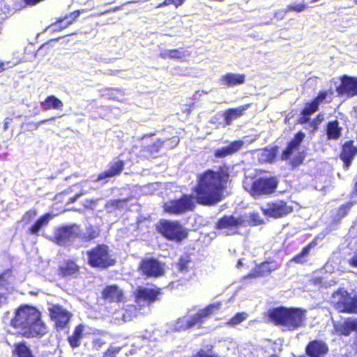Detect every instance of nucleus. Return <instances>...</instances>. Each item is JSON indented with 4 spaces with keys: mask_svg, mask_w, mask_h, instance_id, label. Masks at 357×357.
Returning a JSON list of instances; mask_svg holds the SVG:
<instances>
[{
    "mask_svg": "<svg viewBox=\"0 0 357 357\" xmlns=\"http://www.w3.org/2000/svg\"><path fill=\"white\" fill-rule=\"evenodd\" d=\"M228 180L229 173L226 167H221L218 172L208 170L201 174L195 189L197 202L202 205H213L220 202Z\"/></svg>",
    "mask_w": 357,
    "mask_h": 357,
    "instance_id": "obj_1",
    "label": "nucleus"
},
{
    "mask_svg": "<svg viewBox=\"0 0 357 357\" xmlns=\"http://www.w3.org/2000/svg\"><path fill=\"white\" fill-rule=\"evenodd\" d=\"M11 324L18 333L26 337H41L47 332V328L41 319L40 312L30 306L19 308Z\"/></svg>",
    "mask_w": 357,
    "mask_h": 357,
    "instance_id": "obj_2",
    "label": "nucleus"
},
{
    "mask_svg": "<svg viewBox=\"0 0 357 357\" xmlns=\"http://www.w3.org/2000/svg\"><path fill=\"white\" fill-rule=\"evenodd\" d=\"M270 319L276 325H280L287 330L293 331L303 324L305 320V311L298 308L279 307L268 311Z\"/></svg>",
    "mask_w": 357,
    "mask_h": 357,
    "instance_id": "obj_3",
    "label": "nucleus"
},
{
    "mask_svg": "<svg viewBox=\"0 0 357 357\" xmlns=\"http://www.w3.org/2000/svg\"><path fill=\"white\" fill-rule=\"evenodd\" d=\"M158 231L167 239L181 242L188 236L187 230L178 222L162 220L157 227Z\"/></svg>",
    "mask_w": 357,
    "mask_h": 357,
    "instance_id": "obj_4",
    "label": "nucleus"
},
{
    "mask_svg": "<svg viewBox=\"0 0 357 357\" xmlns=\"http://www.w3.org/2000/svg\"><path fill=\"white\" fill-rule=\"evenodd\" d=\"M88 262L93 267L107 268L114 264L115 261L109 253L108 247L97 245L87 252Z\"/></svg>",
    "mask_w": 357,
    "mask_h": 357,
    "instance_id": "obj_5",
    "label": "nucleus"
},
{
    "mask_svg": "<svg viewBox=\"0 0 357 357\" xmlns=\"http://www.w3.org/2000/svg\"><path fill=\"white\" fill-rule=\"evenodd\" d=\"M221 307L222 303L217 301L207 305L202 310H199L194 314H190L189 311L187 317L190 328L195 326H200L202 324L207 318H208L211 314L217 312Z\"/></svg>",
    "mask_w": 357,
    "mask_h": 357,
    "instance_id": "obj_6",
    "label": "nucleus"
},
{
    "mask_svg": "<svg viewBox=\"0 0 357 357\" xmlns=\"http://www.w3.org/2000/svg\"><path fill=\"white\" fill-rule=\"evenodd\" d=\"M193 197L191 195H183L179 199L172 200L164 205L165 211L171 214H181L194 207Z\"/></svg>",
    "mask_w": 357,
    "mask_h": 357,
    "instance_id": "obj_7",
    "label": "nucleus"
},
{
    "mask_svg": "<svg viewBox=\"0 0 357 357\" xmlns=\"http://www.w3.org/2000/svg\"><path fill=\"white\" fill-rule=\"evenodd\" d=\"M277 185L275 178H260L252 183L250 193L253 197L268 195L274 192Z\"/></svg>",
    "mask_w": 357,
    "mask_h": 357,
    "instance_id": "obj_8",
    "label": "nucleus"
},
{
    "mask_svg": "<svg viewBox=\"0 0 357 357\" xmlns=\"http://www.w3.org/2000/svg\"><path fill=\"white\" fill-rule=\"evenodd\" d=\"M80 230L76 225L66 226L57 229L54 239L56 243L61 246H68L79 236Z\"/></svg>",
    "mask_w": 357,
    "mask_h": 357,
    "instance_id": "obj_9",
    "label": "nucleus"
},
{
    "mask_svg": "<svg viewBox=\"0 0 357 357\" xmlns=\"http://www.w3.org/2000/svg\"><path fill=\"white\" fill-rule=\"evenodd\" d=\"M264 215L273 218H280L292 211V207L283 201L268 203L261 207Z\"/></svg>",
    "mask_w": 357,
    "mask_h": 357,
    "instance_id": "obj_10",
    "label": "nucleus"
},
{
    "mask_svg": "<svg viewBox=\"0 0 357 357\" xmlns=\"http://www.w3.org/2000/svg\"><path fill=\"white\" fill-rule=\"evenodd\" d=\"M51 319L57 328H64L68 325L71 314L59 305H53L49 308Z\"/></svg>",
    "mask_w": 357,
    "mask_h": 357,
    "instance_id": "obj_11",
    "label": "nucleus"
},
{
    "mask_svg": "<svg viewBox=\"0 0 357 357\" xmlns=\"http://www.w3.org/2000/svg\"><path fill=\"white\" fill-rule=\"evenodd\" d=\"M142 273L148 277H158L163 274L162 265L156 259H144L140 264Z\"/></svg>",
    "mask_w": 357,
    "mask_h": 357,
    "instance_id": "obj_12",
    "label": "nucleus"
},
{
    "mask_svg": "<svg viewBox=\"0 0 357 357\" xmlns=\"http://www.w3.org/2000/svg\"><path fill=\"white\" fill-rule=\"evenodd\" d=\"M339 95H347L353 97L357 95V77L344 75L341 78V84L337 87Z\"/></svg>",
    "mask_w": 357,
    "mask_h": 357,
    "instance_id": "obj_13",
    "label": "nucleus"
},
{
    "mask_svg": "<svg viewBox=\"0 0 357 357\" xmlns=\"http://www.w3.org/2000/svg\"><path fill=\"white\" fill-rule=\"evenodd\" d=\"M159 291L152 288L139 287L135 293L136 303L139 305H149L154 301Z\"/></svg>",
    "mask_w": 357,
    "mask_h": 357,
    "instance_id": "obj_14",
    "label": "nucleus"
},
{
    "mask_svg": "<svg viewBox=\"0 0 357 357\" xmlns=\"http://www.w3.org/2000/svg\"><path fill=\"white\" fill-rule=\"evenodd\" d=\"M333 326L337 335L347 336L351 331H357V319L348 318L341 321H333Z\"/></svg>",
    "mask_w": 357,
    "mask_h": 357,
    "instance_id": "obj_15",
    "label": "nucleus"
},
{
    "mask_svg": "<svg viewBox=\"0 0 357 357\" xmlns=\"http://www.w3.org/2000/svg\"><path fill=\"white\" fill-rule=\"evenodd\" d=\"M350 294L347 291L340 289L333 293L331 297V303L335 309L340 312H343L348 307L347 303L349 300Z\"/></svg>",
    "mask_w": 357,
    "mask_h": 357,
    "instance_id": "obj_16",
    "label": "nucleus"
},
{
    "mask_svg": "<svg viewBox=\"0 0 357 357\" xmlns=\"http://www.w3.org/2000/svg\"><path fill=\"white\" fill-rule=\"evenodd\" d=\"M305 137V133L301 131L294 135V138L289 142L287 147L282 154L281 158L282 160L289 159L294 152L299 149L300 145Z\"/></svg>",
    "mask_w": 357,
    "mask_h": 357,
    "instance_id": "obj_17",
    "label": "nucleus"
},
{
    "mask_svg": "<svg viewBox=\"0 0 357 357\" xmlns=\"http://www.w3.org/2000/svg\"><path fill=\"white\" fill-rule=\"evenodd\" d=\"M245 80L244 74L227 73L222 75L220 80V85L225 87H232L236 85L243 84Z\"/></svg>",
    "mask_w": 357,
    "mask_h": 357,
    "instance_id": "obj_18",
    "label": "nucleus"
},
{
    "mask_svg": "<svg viewBox=\"0 0 357 357\" xmlns=\"http://www.w3.org/2000/svg\"><path fill=\"white\" fill-rule=\"evenodd\" d=\"M328 350L326 343L318 340L311 342L306 348L307 354L310 357H324Z\"/></svg>",
    "mask_w": 357,
    "mask_h": 357,
    "instance_id": "obj_19",
    "label": "nucleus"
},
{
    "mask_svg": "<svg viewBox=\"0 0 357 357\" xmlns=\"http://www.w3.org/2000/svg\"><path fill=\"white\" fill-rule=\"evenodd\" d=\"M357 154V149L353 145V142H347L342 146L340 158L344 162L347 169L349 167L354 156Z\"/></svg>",
    "mask_w": 357,
    "mask_h": 357,
    "instance_id": "obj_20",
    "label": "nucleus"
},
{
    "mask_svg": "<svg viewBox=\"0 0 357 357\" xmlns=\"http://www.w3.org/2000/svg\"><path fill=\"white\" fill-rule=\"evenodd\" d=\"M243 144L244 142L242 140L234 141L227 146L215 150L214 155L216 158H225L238 151Z\"/></svg>",
    "mask_w": 357,
    "mask_h": 357,
    "instance_id": "obj_21",
    "label": "nucleus"
},
{
    "mask_svg": "<svg viewBox=\"0 0 357 357\" xmlns=\"http://www.w3.org/2000/svg\"><path fill=\"white\" fill-rule=\"evenodd\" d=\"M250 107V104H246L237 108L226 110L224 113L225 123L227 126L230 125L233 120L241 116Z\"/></svg>",
    "mask_w": 357,
    "mask_h": 357,
    "instance_id": "obj_22",
    "label": "nucleus"
},
{
    "mask_svg": "<svg viewBox=\"0 0 357 357\" xmlns=\"http://www.w3.org/2000/svg\"><path fill=\"white\" fill-rule=\"evenodd\" d=\"M123 166L124 162L120 160L112 162L109 170L99 174L97 181H101L118 175L123 170Z\"/></svg>",
    "mask_w": 357,
    "mask_h": 357,
    "instance_id": "obj_23",
    "label": "nucleus"
},
{
    "mask_svg": "<svg viewBox=\"0 0 357 357\" xmlns=\"http://www.w3.org/2000/svg\"><path fill=\"white\" fill-rule=\"evenodd\" d=\"M43 110L61 109L63 107V102L54 96H49L45 100L40 102Z\"/></svg>",
    "mask_w": 357,
    "mask_h": 357,
    "instance_id": "obj_24",
    "label": "nucleus"
},
{
    "mask_svg": "<svg viewBox=\"0 0 357 357\" xmlns=\"http://www.w3.org/2000/svg\"><path fill=\"white\" fill-rule=\"evenodd\" d=\"M241 219L236 218L232 215L225 216L218 221L217 227L220 229L233 228L241 225Z\"/></svg>",
    "mask_w": 357,
    "mask_h": 357,
    "instance_id": "obj_25",
    "label": "nucleus"
},
{
    "mask_svg": "<svg viewBox=\"0 0 357 357\" xmlns=\"http://www.w3.org/2000/svg\"><path fill=\"white\" fill-rule=\"evenodd\" d=\"M278 154V148L264 149L260 151L259 159L261 162H273Z\"/></svg>",
    "mask_w": 357,
    "mask_h": 357,
    "instance_id": "obj_26",
    "label": "nucleus"
},
{
    "mask_svg": "<svg viewBox=\"0 0 357 357\" xmlns=\"http://www.w3.org/2000/svg\"><path fill=\"white\" fill-rule=\"evenodd\" d=\"M103 296L105 298H109L112 301H121L123 296L121 290L116 286H109L103 291Z\"/></svg>",
    "mask_w": 357,
    "mask_h": 357,
    "instance_id": "obj_27",
    "label": "nucleus"
},
{
    "mask_svg": "<svg viewBox=\"0 0 357 357\" xmlns=\"http://www.w3.org/2000/svg\"><path fill=\"white\" fill-rule=\"evenodd\" d=\"M342 128L339 126V122L335 120L328 122L327 125V135L331 139L339 138L341 134Z\"/></svg>",
    "mask_w": 357,
    "mask_h": 357,
    "instance_id": "obj_28",
    "label": "nucleus"
},
{
    "mask_svg": "<svg viewBox=\"0 0 357 357\" xmlns=\"http://www.w3.org/2000/svg\"><path fill=\"white\" fill-rule=\"evenodd\" d=\"M319 105L317 102L312 100L307 103L302 112V117L300 119L301 123H305L309 121V116L318 109Z\"/></svg>",
    "mask_w": 357,
    "mask_h": 357,
    "instance_id": "obj_29",
    "label": "nucleus"
},
{
    "mask_svg": "<svg viewBox=\"0 0 357 357\" xmlns=\"http://www.w3.org/2000/svg\"><path fill=\"white\" fill-rule=\"evenodd\" d=\"M52 215L46 213L41 216L35 224L30 228L29 231L31 234L37 235L39 230L47 225L50 220L52 218Z\"/></svg>",
    "mask_w": 357,
    "mask_h": 357,
    "instance_id": "obj_30",
    "label": "nucleus"
},
{
    "mask_svg": "<svg viewBox=\"0 0 357 357\" xmlns=\"http://www.w3.org/2000/svg\"><path fill=\"white\" fill-rule=\"evenodd\" d=\"M61 271L63 275H73L78 271L77 265L73 261H67L61 266Z\"/></svg>",
    "mask_w": 357,
    "mask_h": 357,
    "instance_id": "obj_31",
    "label": "nucleus"
},
{
    "mask_svg": "<svg viewBox=\"0 0 357 357\" xmlns=\"http://www.w3.org/2000/svg\"><path fill=\"white\" fill-rule=\"evenodd\" d=\"M170 59H175L184 61L190 55V52L183 48L170 50Z\"/></svg>",
    "mask_w": 357,
    "mask_h": 357,
    "instance_id": "obj_32",
    "label": "nucleus"
},
{
    "mask_svg": "<svg viewBox=\"0 0 357 357\" xmlns=\"http://www.w3.org/2000/svg\"><path fill=\"white\" fill-rule=\"evenodd\" d=\"M271 265V263L266 262L263 263L259 268L258 270H256L255 273H250L247 277L248 278H255V277H260L264 275V273H261L260 272H266V273H270L274 270L276 269V266H273L272 268H269V266Z\"/></svg>",
    "mask_w": 357,
    "mask_h": 357,
    "instance_id": "obj_33",
    "label": "nucleus"
},
{
    "mask_svg": "<svg viewBox=\"0 0 357 357\" xmlns=\"http://www.w3.org/2000/svg\"><path fill=\"white\" fill-rule=\"evenodd\" d=\"M15 353L18 357H33L29 348L23 342L16 344Z\"/></svg>",
    "mask_w": 357,
    "mask_h": 357,
    "instance_id": "obj_34",
    "label": "nucleus"
},
{
    "mask_svg": "<svg viewBox=\"0 0 357 357\" xmlns=\"http://www.w3.org/2000/svg\"><path fill=\"white\" fill-rule=\"evenodd\" d=\"M172 328L174 331H183L189 329L188 320L187 316L178 318L173 324Z\"/></svg>",
    "mask_w": 357,
    "mask_h": 357,
    "instance_id": "obj_35",
    "label": "nucleus"
},
{
    "mask_svg": "<svg viewBox=\"0 0 357 357\" xmlns=\"http://www.w3.org/2000/svg\"><path fill=\"white\" fill-rule=\"evenodd\" d=\"M248 317V314L246 312H238L234 315L228 322H227V325L229 326H235L247 319Z\"/></svg>",
    "mask_w": 357,
    "mask_h": 357,
    "instance_id": "obj_36",
    "label": "nucleus"
},
{
    "mask_svg": "<svg viewBox=\"0 0 357 357\" xmlns=\"http://www.w3.org/2000/svg\"><path fill=\"white\" fill-rule=\"evenodd\" d=\"M74 20L75 17H73L72 16H70V17H66L55 24H52L51 28L54 31L61 30L71 24Z\"/></svg>",
    "mask_w": 357,
    "mask_h": 357,
    "instance_id": "obj_37",
    "label": "nucleus"
},
{
    "mask_svg": "<svg viewBox=\"0 0 357 357\" xmlns=\"http://www.w3.org/2000/svg\"><path fill=\"white\" fill-rule=\"evenodd\" d=\"M349 300L347 302L348 307L342 312L357 313V295H350Z\"/></svg>",
    "mask_w": 357,
    "mask_h": 357,
    "instance_id": "obj_38",
    "label": "nucleus"
},
{
    "mask_svg": "<svg viewBox=\"0 0 357 357\" xmlns=\"http://www.w3.org/2000/svg\"><path fill=\"white\" fill-rule=\"evenodd\" d=\"M312 244H310L307 246L305 247L299 255L294 257L293 261L296 263L301 264L306 261L307 257L310 252Z\"/></svg>",
    "mask_w": 357,
    "mask_h": 357,
    "instance_id": "obj_39",
    "label": "nucleus"
},
{
    "mask_svg": "<svg viewBox=\"0 0 357 357\" xmlns=\"http://www.w3.org/2000/svg\"><path fill=\"white\" fill-rule=\"evenodd\" d=\"M312 244H310L307 246L305 247L299 255L294 257L293 261L296 263L301 264L306 261L307 257L310 252Z\"/></svg>",
    "mask_w": 357,
    "mask_h": 357,
    "instance_id": "obj_40",
    "label": "nucleus"
},
{
    "mask_svg": "<svg viewBox=\"0 0 357 357\" xmlns=\"http://www.w3.org/2000/svg\"><path fill=\"white\" fill-rule=\"evenodd\" d=\"M311 282L316 287L326 288L335 284V282L333 280L328 281L322 278H314L312 279Z\"/></svg>",
    "mask_w": 357,
    "mask_h": 357,
    "instance_id": "obj_41",
    "label": "nucleus"
},
{
    "mask_svg": "<svg viewBox=\"0 0 357 357\" xmlns=\"http://www.w3.org/2000/svg\"><path fill=\"white\" fill-rule=\"evenodd\" d=\"M126 203V199L110 200L106 204L105 208L107 210H109L110 208H121L124 207Z\"/></svg>",
    "mask_w": 357,
    "mask_h": 357,
    "instance_id": "obj_42",
    "label": "nucleus"
},
{
    "mask_svg": "<svg viewBox=\"0 0 357 357\" xmlns=\"http://www.w3.org/2000/svg\"><path fill=\"white\" fill-rule=\"evenodd\" d=\"M12 280V271L10 269L5 271L0 275V286L5 287Z\"/></svg>",
    "mask_w": 357,
    "mask_h": 357,
    "instance_id": "obj_43",
    "label": "nucleus"
},
{
    "mask_svg": "<svg viewBox=\"0 0 357 357\" xmlns=\"http://www.w3.org/2000/svg\"><path fill=\"white\" fill-rule=\"evenodd\" d=\"M307 8V6L302 3H292L287 6V11H296L298 13L302 12Z\"/></svg>",
    "mask_w": 357,
    "mask_h": 357,
    "instance_id": "obj_44",
    "label": "nucleus"
},
{
    "mask_svg": "<svg viewBox=\"0 0 357 357\" xmlns=\"http://www.w3.org/2000/svg\"><path fill=\"white\" fill-rule=\"evenodd\" d=\"M172 4L176 8H178L183 4V0H165L162 3L158 5L157 8H161Z\"/></svg>",
    "mask_w": 357,
    "mask_h": 357,
    "instance_id": "obj_45",
    "label": "nucleus"
},
{
    "mask_svg": "<svg viewBox=\"0 0 357 357\" xmlns=\"http://www.w3.org/2000/svg\"><path fill=\"white\" fill-rule=\"evenodd\" d=\"M163 143H164L163 141L158 139V140H157V142H154V144L151 146L149 147V151H150V155H154L155 153H156L158 151L160 147H162Z\"/></svg>",
    "mask_w": 357,
    "mask_h": 357,
    "instance_id": "obj_46",
    "label": "nucleus"
},
{
    "mask_svg": "<svg viewBox=\"0 0 357 357\" xmlns=\"http://www.w3.org/2000/svg\"><path fill=\"white\" fill-rule=\"evenodd\" d=\"M98 236V231L97 229L93 227H88L85 233V237L88 239H93Z\"/></svg>",
    "mask_w": 357,
    "mask_h": 357,
    "instance_id": "obj_47",
    "label": "nucleus"
},
{
    "mask_svg": "<svg viewBox=\"0 0 357 357\" xmlns=\"http://www.w3.org/2000/svg\"><path fill=\"white\" fill-rule=\"evenodd\" d=\"M189 261H189V257L188 256H185V257H181L180 261H179V264H178V266H179L180 271H186Z\"/></svg>",
    "mask_w": 357,
    "mask_h": 357,
    "instance_id": "obj_48",
    "label": "nucleus"
},
{
    "mask_svg": "<svg viewBox=\"0 0 357 357\" xmlns=\"http://www.w3.org/2000/svg\"><path fill=\"white\" fill-rule=\"evenodd\" d=\"M120 347H110L104 354L103 357H115L116 354L120 351Z\"/></svg>",
    "mask_w": 357,
    "mask_h": 357,
    "instance_id": "obj_49",
    "label": "nucleus"
},
{
    "mask_svg": "<svg viewBox=\"0 0 357 357\" xmlns=\"http://www.w3.org/2000/svg\"><path fill=\"white\" fill-rule=\"evenodd\" d=\"M36 216V213L35 211H29L26 213L24 215L22 221L28 223L31 221Z\"/></svg>",
    "mask_w": 357,
    "mask_h": 357,
    "instance_id": "obj_50",
    "label": "nucleus"
},
{
    "mask_svg": "<svg viewBox=\"0 0 357 357\" xmlns=\"http://www.w3.org/2000/svg\"><path fill=\"white\" fill-rule=\"evenodd\" d=\"M193 357H219L217 355H215L211 351H206L203 349H201L196 355Z\"/></svg>",
    "mask_w": 357,
    "mask_h": 357,
    "instance_id": "obj_51",
    "label": "nucleus"
},
{
    "mask_svg": "<svg viewBox=\"0 0 357 357\" xmlns=\"http://www.w3.org/2000/svg\"><path fill=\"white\" fill-rule=\"evenodd\" d=\"M250 220L255 225H259L263 222L259 215L255 213L250 214Z\"/></svg>",
    "mask_w": 357,
    "mask_h": 357,
    "instance_id": "obj_52",
    "label": "nucleus"
},
{
    "mask_svg": "<svg viewBox=\"0 0 357 357\" xmlns=\"http://www.w3.org/2000/svg\"><path fill=\"white\" fill-rule=\"evenodd\" d=\"M79 340L80 339L77 336H75L74 335L68 337L69 344L73 348L77 347L79 345Z\"/></svg>",
    "mask_w": 357,
    "mask_h": 357,
    "instance_id": "obj_53",
    "label": "nucleus"
},
{
    "mask_svg": "<svg viewBox=\"0 0 357 357\" xmlns=\"http://www.w3.org/2000/svg\"><path fill=\"white\" fill-rule=\"evenodd\" d=\"M106 343V341L101 337H96L93 340V344L96 349H99L101 347Z\"/></svg>",
    "mask_w": 357,
    "mask_h": 357,
    "instance_id": "obj_54",
    "label": "nucleus"
},
{
    "mask_svg": "<svg viewBox=\"0 0 357 357\" xmlns=\"http://www.w3.org/2000/svg\"><path fill=\"white\" fill-rule=\"evenodd\" d=\"M328 93L326 91H321L319 93L317 97L314 100V102H317V105H319L321 102H322L326 98Z\"/></svg>",
    "mask_w": 357,
    "mask_h": 357,
    "instance_id": "obj_55",
    "label": "nucleus"
},
{
    "mask_svg": "<svg viewBox=\"0 0 357 357\" xmlns=\"http://www.w3.org/2000/svg\"><path fill=\"white\" fill-rule=\"evenodd\" d=\"M83 331H84V326L82 324H79V326H77L75 328L73 335H74L75 336H77V337L81 339L82 337Z\"/></svg>",
    "mask_w": 357,
    "mask_h": 357,
    "instance_id": "obj_56",
    "label": "nucleus"
},
{
    "mask_svg": "<svg viewBox=\"0 0 357 357\" xmlns=\"http://www.w3.org/2000/svg\"><path fill=\"white\" fill-rule=\"evenodd\" d=\"M8 296L7 294L0 293V307L8 303Z\"/></svg>",
    "mask_w": 357,
    "mask_h": 357,
    "instance_id": "obj_57",
    "label": "nucleus"
},
{
    "mask_svg": "<svg viewBox=\"0 0 357 357\" xmlns=\"http://www.w3.org/2000/svg\"><path fill=\"white\" fill-rule=\"evenodd\" d=\"M287 11V7L284 10H279L276 11L274 14L275 17H277L279 20H282L285 15L288 13Z\"/></svg>",
    "mask_w": 357,
    "mask_h": 357,
    "instance_id": "obj_58",
    "label": "nucleus"
},
{
    "mask_svg": "<svg viewBox=\"0 0 357 357\" xmlns=\"http://www.w3.org/2000/svg\"><path fill=\"white\" fill-rule=\"evenodd\" d=\"M351 205L350 204H347V205H345V206H342L340 210H339V213H342V215H345L348 210H349V208H351Z\"/></svg>",
    "mask_w": 357,
    "mask_h": 357,
    "instance_id": "obj_59",
    "label": "nucleus"
},
{
    "mask_svg": "<svg viewBox=\"0 0 357 357\" xmlns=\"http://www.w3.org/2000/svg\"><path fill=\"white\" fill-rule=\"evenodd\" d=\"M170 50H166L160 53V56L162 59H167L170 57Z\"/></svg>",
    "mask_w": 357,
    "mask_h": 357,
    "instance_id": "obj_60",
    "label": "nucleus"
},
{
    "mask_svg": "<svg viewBox=\"0 0 357 357\" xmlns=\"http://www.w3.org/2000/svg\"><path fill=\"white\" fill-rule=\"evenodd\" d=\"M85 192H81L79 193H77L75 197L70 198V202L73 203L75 202L81 195H84Z\"/></svg>",
    "mask_w": 357,
    "mask_h": 357,
    "instance_id": "obj_61",
    "label": "nucleus"
},
{
    "mask_svg": "<svg viewBox=\"0 0 357 357\" xmlns=\"http://www.w3.org/2000/svg\"><path fill=\"white\" fill-rule=\"evenodd\" d=\"M349 263L351 266L357 267V253L350 259Z\"/></svg>",
    "mask_w": 357,
    "mask_h": 357,
    "instance_id": "obj_62",
    "label": "nucleus"
},
{
    "mask_svg": "<svg viewBox=\"0 0 357 357\" xmlns=\"http://www.w3.org/2000/svg\"><path fill=\"white\" fill-rule=\"evenodd\" d=\"M54 117H52L50 119H48V121L50 120H54ZM47 121V119H44V120H41L37 123H36L34 125H35V128L37 129L40 125L45 123V122Z\"/></svg>",
    "mask_w": 357,
    "mask_h": 357,
    "instance_id": "obj_63",
    "label": "nucleus"
},
{
    "mask_svg": "<svg viewBox=\"0 0 357 357\" xmlns=\"http://www.w3.org/2000/svg\"><path fill=\"white\" fill-rule=\"evenodd\" d=\"M10 122V119L7 118L4 120V122H3V130H6L8 128V125Z\"/></svg>",
    "mask_w": 357,
    "mask_h": 357,
    "instance_id": "obj_64",
    "label": "nucleus"
}]
</instances>
